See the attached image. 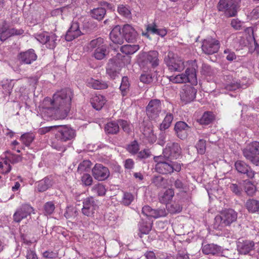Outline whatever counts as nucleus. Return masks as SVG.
Listing matches in <instances>:
<instances>
[{
    "label": "nucleus",
    "mask_w": 259,
    "mask_h": 259,
    "mask_svg": "<svg viewBox=\"0 0 259 259\" xmlns=\"http://www.w3.org/2000/svg\"><path fill=\"white\" fill-rule=\"evenodd\" d=\"M8 153L9 155L7 156L8 159L12 163H16L22 160V157L20 155Z\"/></svg>",
    "instance_id": "obj_63"
},
{
    "label": "nucleus",
    "mask_w": 259,
    "mask_h": 259,
    "mask_svg": "<svg viewBox=\"0 0 259 259\" xmlns=\"http://www.w3.org/2000/svg\"><path fill=\"white\" fill-rule=\"evenodd\" d=\"M154 160L156 162L155 166L156 171L162 175L171 174L174 171L179 172L183 165L182 163L176 161L163 160L161 156H154Z\"/></svg>",
    "instance_id": "obj_3"
},
{
    "label": "nucleus",
    "mask_w": 259,
    "mask_h": 259,
    "mask_svg": "<svg viewBox=\"0 0 259 259\" xmlns=\"http://www.w3.org/2000/svg\"><path fill=\"white\" fill-rule=\"evenodd\" d=\"M189 66L187 68L184 73H181L176 76L169 77L170 81L174 83H183L190 82L193 85L197 84L196 70L198 66L195 60L187 62Z\"/></svg>",
    "instance_id": "obj_2"
},
{
    "label": "nucleus",
    "mask_w": 259,
    "mask_h": 259,
    "mask_svg": "<svg viewBox=\"0 0 259 259\" xmlns=\"http://www.w3.org/2000/svg\"><path fill=\"white\" fill-rule=\"evenodd\" d=\"M119 126H120L123 131L127 134H129L131 131L130 124L127 121L122 119H119Z\"/></svg>",
    "instance_id": "obj_56"
},
{
    "label": "nucleus",
    "mask_w": 259,
    "mask_h": 259,
    "mask_svg": "<svg viewBox=\"0 0 259 259\" xmlns=\"http://www.w3.org/2000/svg\"><path fill=\"white\" fill-rule=\"evenodd\" d=\"M34 138L35 136L32 133H26L21 136L20 140L26 146H29L34 140Z\"/></svg>",
    "instance_id": "obj_41"
},
{
    "label": "nucleus",
    "mask_w": 259,
    "mask_h": 259,
    "mask_svg": "<svg viewBox=\"0 0 259 259\" xmlns=\"http://www.w3.org/2000/svg\"><path fill=\"white\" fill-rule=\"evenodd\" d=\"M201 73L205 75H211L212 73L211 67L206 64H203L201 68Z\"/></svg>",
    "instance_id": "obj_64"
},
{
    "label": "nucleus",
    "mask_w": 259,
    "mask_h": 259,
    "mask_svg": "<svg viewBox=\"0 0 259 259\" xmlns=\"http://www.w3.org/2000/svg\"><path fill=\"white\" fill-rule=\"evenodd\" d=\"M240 87L241 85L239 82L233 80L231 83L225 84L224 88L228 91H235Z\"/></svg>",
    "instance_id": "obj_55"
},
{
    "label": "nucleus",
    "mask_w": 259,
    "mask_h": 259,
    "mask_svg": "<svg viewBox=\"0 0 259 259\" xmlns=\"http://www.w3.org/2000/svg\"><path fill=\"white\" fill-rule=\"evenodd\" d=\"M73 93L70 89L56 92L52 98H45L39 108L40 114L46 120L63 119L70 111Z\"/></svg>",
    "instance_id": "obj_1"
},
{
    "label": "nucleus",
    "mask_w": 259,
    "mask_h": 259,
    "mask_svg": "<svg viewBox=\"0 0 259 259\" xmlns=\"http://www.w3.org/2000/svg\"><path fill=\"white\" fill-rule=\"evenodd\" d=\"M230 190L236 195L241 196L242 194V188L236 184H231L230 186Z\"/></svg>",
    "instance_id": "obj_62"
},
{
    "label": "nucleus",
    "mask_w": 259,
    "mask_h": 259,
    "mask_svg": "<svg viewBox=\"0 0 259 259\" xmlns=\"http://www.w3.org/2000/svg\"><path fill=\"white\" fill-rule=\"evenodd\" d=\"M52 186V180L46 177L39 181L37 186V189L40 192H44Z\"/></svg>",
    "instance_id": "obj_33"
},
{
    "label": "nucleus",
    "mask_w": 259,
    "mask_h": 259,
    "mask_svg": "<svg viewBox=\"0 0 259 259\" xmlns=\"http://www.w3.org/2000/svg\"><path fill=\"white\" fill-rule=\"evenodd\" d=\"M119 131L118 120L108 122L105 126V131L108 134H116Z\"/></svg>",
    "instance_id": "obj_30"
},
{
    "label": "nucleus",
    "mask_w": 259,
    "mask_h": 259,
    "mask_svg": "<svg viewBox=\"0 0 259 259\" xmlns=\"http://www.w3.org/2000/svg\"><path fill=\"white\" fill-rule=\"evenodd\" d=\"M8 30V25L6 21H3L0 23V40L4 41L6 40L5 38L7 36Z\"/></svg>",
    "instance_id": "obj_45"
},
{
    "label": "nucleus",
    "mask_w": 259,
    "mask_h": 259,
    "mask_svg": "<svg viewBox=\"0 0 259 259\" xmlns=\"http://www.w3.org/2000/svg\"><path fill=\"white\" fill-rule=\"evenodd\" d=\"M241 0H220L217 8L228 17H234L240 8Z\"/></svg>",
    "instance_id": "obj_5"
},
{
    "label": "nucleus",
    "mask_w": 259,
    "mask_h": 259,
    "mask_svg": "<svg viewBox=\"0 0 259 259\" xmlns=\"http://www.w3.org/2000/svg\"><path fill=\"white\" fill-rule=\"evenodd\" d=\"M104 39L101 37H98L91 41L90 46L92 48H99L100 47L104 46Z\"/></svg>",
    "instance_id": "obj_51"
},
{
    "label": "nucleus",
    "mask_w": 259,
    "mask_h": 259,
    "mask_svg": "<svg viewBox=\"0 0 259 259\" xmlns=\"http://www.w3.org/2000/svg\"><path fill=\"white\" fill-rule=\"evenodd\" d=\"M164 61L169 70L172 71L181 72L186 66L185 62L172 52H168L164 58Z\"/></svg>",
    "instance_id": "obj_6"
},
{
    "label": "nucleus",
    "mask_w": 259,
    "mask_h": 259,
    "mask_svg": "<svg viewBox=\"0 0 259 259\" xmlns=\"http://www.w3.org/2000/svg\"><path fill=\"white\" fill-rule=\"evenodd\" d=\"M87 85L95 90H103L107 89L108 87L106 82L102 80L95 79L91 78L87 80Z\"/></svg>",
    "instance_id": "obj_26"
},
{
    "label": "nucleus",
    "mask_w": 259,
    "mask_h": 259,
    "mask_svg": "<svg viewBox=\"0 0 259 259\" xmlns=\"http://www.w3.org/2000/svg\"><path fill=\"white\" fill-rule=\"evenodd\" d=\"M57 132L56 138L61 142L73 140L76 136L75 130L67 125H57Z\"/></svg>",
    "instance_id": "obj_9"
},
{
    "label": "nucleus",
    "mask_w": 259,
    "mask_h": 259,
    "mask_svg": "<svg viewBox=\"0 0 259 259\" xmlns=\"http://www.w3.org/2000/svg\"><path fill=\"white\" fill-rule=\"evenodd\" d=\"M123 36L121 33V28L119 25L114 27L110 33V39L115 44H122L123 43Z\"/></svg>",
    "instance_id": "obj_24"
},
{
    "label": "nucleus",
    "mask_w": 259,
    "mask_h": 259,
    "mask_svg": "<svg viewBox=\"0 0 259 259\" xmlns=\"http://www.w3.org/2000/svg\"><path fill=\"white\" fill-rule=\"evenodd\" d=\"M237 246L239 253L247 254L254 249V243L251 240H239L237 243Z\"/></svg>",
    "instance_id": "obj_20"
},
{
    "label": "nucleus",
    "mask_w": 259,
    "mask_h": 259,
    "mask_svg": "<svg viewBox=\"0 0 259 259\" xmlns=\"http://www.w3.org/2000/svg\"><path fill=\"white\" fill-rule=\"evenodd\" d=\"M166 208L172 213L179 212L182 209V207L180 204L176 203L170 205H166Z\"/></svg>",
    "instance_id": "obj_53"
},
{
    "label": "nucleus",
    "mask_w": 259,
    "mask_h": 259,
    "mask_svg": "<svg viewBox=\"0 0 259 259\" xmlns=\"http://www.w3.org/2000/svg\"><path fill=\"white\" fill-rule=\"evenodd\" d=\"M50 34L48 32H42L36 35V39L40 43L45 44L48 40V37Z\"/></svg>",
    "instance_id": "obj_61"
},
{
    "label": "nucleus",
    "mask_w": 259,
    "mask_h": 259,
    "mask_svg": "<svg viewBox=\"0 0 259 259\" xmlns=\"http://www.w3.org/2000/svg\"><path fill=\"white\" fill-rule=\"evenodd\" d=\"M57 36L55 34L51 33L48 37L47 42L45 43L47 48L50 49H53L57 45Z\"/></svg>",
    "instance_id": "obj_44"
},
{
    "label": "nucleus",
    "mask_w": 259,
    "mask_h": 259,
    "mask_svg": "<svg viewBox=\"0 0 259 259\" xmlns=\"http://www.w3.org/2000/svg\"><path fill=\"white\" fill-rule=\"evenodd\" d=\"M129 87L130 83L127 77H123L120 86V90L121 91V94L123 96H125L127 95V93L129 91Z\"/></svg>",
    "instance_id": "obj_43"
},
{
    "label": "nucleus",
    "mask_w": 259,
    "mask_h": 259,
    "mask_svg": "<svg viewBox=\"0 0 259 259\" xmlns=\"http://www.w3.org/2000/svg\"><path fill=\"white\" fill-rule=\"evenodd\" d=\"M92 175L96 180L102 181L108 179L110 171L108 167L102 164L97 163L92 169Z\"/></svg>",
    "instance_id": "obj_15"
},
{
    "label": "nucleus",
    "mask_w": 259,
    "mask_h": 259,
    "mask_svg": "<svg viewBox=\"0 0 259 259\" xmlns=\"http://www.w3.org/2000/svg\"><path fill=\"white\" fill-rule=\"evenodd\" d=\"M221 251L220 246L214 244H208L204 245L202 247V251L205 254H216Z\"/></svg>",
    "instance_id": "obj_27"
},
{
    "label": "nucleus",
    "mask_w": 259,
    "mask_h": 259,
    "mask_svg": "<svg viewBox=\"0 0 259 259\" xmlns=\"http://www.w3.org/2000/svg\"><path fill=\"white\" fill-rule=\"evenodd\" d=\"M144 62L155 67L159 64L158 53L156 51H150L144 56Z\"/></svg>",
    "instance_id": "obj_23"
},
{
    "label": "nucleus",
    "mask_w": 259,
    "mask_h": 259,
    "mask_svg": "<svg viewBox=\"0 0 259 259\" xmlns=\"http://www.w3.org/2000/svg\"><path fill=\"white\" fill-rule=\"evenodd\" d=\"M190 127L184 121L177 122L175 125V131L177 137L182 139H185L190 131Z\"/></svg>",
    "instance_id": "obj_18"
},
{
    "label": "nucleus",
    "mask_w": 259,
    "mask_h": 259,
    "mask_svg": "<svg viewBox=\"0 0 259 259\" xmlns=\"http://www.w3.org/2000/svg\"><path fill=\"white\" fill-rule=\"evenodd\" d=\"M106 13V11L105 8L99 7L91 10L90 14L92 18L98 20H101L104 17Z\"/></svg>",
    "instance_id": "obj_34"
},
{
    "label": "nucleus",
    "mask_w": 259,
    "mask_h": 259,
    "mask_svg": "<svg viewBox=\"0 0 259 259\" xmlns=\"http://www.w3.org/2000/svg\"><path fill=\"white\" fill-rule=\"evenodd\" d=\"M154 76L150 73H144L140 76V80L145 83H150L153 80Z\"/></svg>",
    "instance_id": "obj_58"
},
{
    "label": "nucleus",
    "mask_w": 259,
    "mask_h": 259,
    "mask_svg": "<svg viewBox=\"0 0 259 259\" xmlns=\"http://www.w3.org/2000/svg\"><path fill=\"white\" fill-rule=\"evenodd\" d=\"M196 148L197 152L200 154H203L206 150V141L203 139H200L196 144Z\"/></svg>",
    "instance_id": "obj_50"
},
{
    "label": "nucleus",
    "mask_w": 259,
    "mask_h": 259,
    "mask_svg": "<svg viewBox=\"0 0 259 259\" xmlns=\"http://www.w3.org/2000/svg\"><path fill=\"white\" fill-rule=\"evenodd\" d=\"M54 203L52 201L46 202L44 206L45 215H50L53 213L55 210Z\"/></svg>",
    "instance_id": "obj_47"
},
{
    "label": "nucleus",
    "mask_w": 259,
    "mask_h": 259,
    "mask_svg": "<svg viewBox=\"0 0 259 259\" xmlns=\"http://www.w3.org/2000/svg\"><path fill=\"white\" fill-rule=\"evenodd\" d=\"M243 187L245 192L249 196H253L256 191L255 186L249 181L244 182Z\"/></svg>",
    "instance_id": "obj_35"
},
{
    "label": "nucleus",
    "mask_w": 259,
    "mask_h": 259,
    "mask_svg": "<svg viewBox=\"0 0 259 259\" xmlns=\"http://www.w3.org/2000/svg\"><path fill=\"white\" fill-rule=\"evenodd\" d=\"M152 183L157 188H164L166 185V180L161 176H154L152 179Z\"/></svg>",
    "instance_id": "obj_38"
},
{
    "label": "nucleus",
    "mask_w": 259,
    "mask_h": 259,
    "mask_svg": "<svg viewBox=\"0 0 259 259\" xmlns=\"http://www.w3.org/2000/svg\"><path fill=\"white\" fill-rule=\"evenodd\" d=\"M142 213L147 217H153L158 218L163 217L166 215L167 213L164 208L154 209L149 206H145L142 208Z\"/></svg>",
    "instance_id": "obj_17"
},
{
    "label": "nucleus",
    "mask_w": 259,
    "mask_h": 259,
    "mask_svg": "<svg viewBox=\"0 0 259 259\" xmlns=\"http://www.w3.org/2000/svg\"><path fill=\"white\" fill-rule=\"evenodd\" d=\"M24 32V30L22 29H16L14 28H9L8 30V33L7 34V36L5 37V38H8L9 37L14 36V35H18L22 34Z\"/></svg>",
    "instance_id": "obj_52"
},
{
    "label": "nucleus",
    "mask_w": 259,
    "mask_h": 259,
    "mask_svg": "<svg viewBox=\"0 0 259 259\" xmlns=\"http://www.w3.org/2000/svg\"><path fill=\"white\" fill-rule=\"evenodd\" d=\"M93 181V178L90 174H84L81 177V182L86 186H91Z\"/></svg>",
    "instance_id": "obj_59"
},
{
    "label": "nucleus",
    "mask_w": 259,
    "mask_h": 259,
    "mask_svg": "<svg viewBox=\"0 0 259 259\" xmlns=\"http://www.w3.org/2000/svg\"><path fill=\"white\" fill-rule=\"evenodd\" d=\"M140 49L139 46L138 45H125L120 48V51L126 55L133 54Z\"/></svg>",
    "instance_id": "obj_36"
},
{
    "label": "nucleus",
    "mask_w": 259,
    "mask_h": 259,
    "mask_svg": "<svg viewBox=\"0 0 259 259\" xmlns=\"http://www.w3.org/2000/svg\"><path fill=\"white\" fill-rule=\"evenodd\" d=\"M118 13L125 18H130L131 17V11L128 8L121 5L118 7Z\"/></svg>",
    "instance_id": "obj_54"
},
{
    "label": "nucleus",
    "mask_w": 259,
    "mask_h": 259,
    "mask_svg": "<svg viewBox=\"0 0 259 259\" xmlns=\"http://www.w3.org/2000/svg\"><path fill=\"white\" fill-rule=\"evenodd\" d=\"M32 213H35L33 207L29 204H23L17 209L13 214V220L16 223H20Z\"/></svg>",
    "instance_id": "obj_11"
},
{
    "label": "nucleus",
    "mask_w": 259,
    "mask_h": 259,
    "mask_svg": "<svg viewBox=\"0 0 259 259\" xmlns=\"http://www.w3.org/2000/svg\"><path fill=\"white\" fill-rule=\"evenodd\" d=\"M235 166L238 172L246 174L247 177L250 179L254 178L255 172L244 161L241 160L237 161L235 163Z\"/></svg>",
    "instance_id": "obj_19"
},
{
    "label": "nucleus",
    "mask_w": 259,
    "mask_h": 259,
    "mask_svg": "<svg viewBox=\"0 0 259 259\" xmlns=\"http://www.w3.org/2000/svg\"><path fill=\"white\" fill-rule=\"evenodd\" d=\"M123 36L128 42H134L136 41L138 33L135 29L130 25L125 24L122 28Z\"/></svg>",
    "instance_id": "obj_21"
},
{
    "label": "nucleus",
    "mask_w": 259,
    "mask_h": 259,
    "mask_svg": "<svg viewBox=\"0 0 259 259\" xmlns=\"http://www.w3.org/2000/svg\"><path fill=\"white\" fill-rule=\"evenodd\" d=\"M106 102L105 97L101 95H94L90 99V103L92 107L97 110H101Z\"/></svg>",
    "instance_id": "obj_25"
},
{
    "label": "nucleus",
    "mask_w": 259,
    "mask_h": 259,
    "mask_svg": "<svg viewBox=\"0 0 259 259\" xmlns=\"http://www.w3.org/2000/svg\"><path fill=\"white\" fill-rule=\"evenodd\" d=\"M99 208L98 202L93 196H89L82 200L81 212L88 217H93Z\"/></svg>",
    "instance_id": "obj_7"
},
{
    "label": "nucleus",
    "mask_w": 259,
    "mask_h": 259,
    "mask_svg": "<svg viewBox=\"0 0 259 259\" xmlns=\"http://www.w3.org/2000/svg\"><path fill=\"white\" fill-rule=\"evenodd\" d=\"M107 54V46H102L96 48L94 53V57L97 60H102Z\"/></svg>",
    "instance_id": "obj_37"
},
{
    "label": "nucleus",
    "mask_w": 259,
    "mask_h": 259,
    "mask_svg": "<svg viewBox=\"0 0 259 259\" xmlns=\"http://www.w3.org/2000/svg\"><path fill=\"white\" fill-rule=\"evenodd\" d=\"M77 214L78 212L76 208L70 207L67 208L64 215L66 218H75L77 216Z\"/></svg>",
    "instance_id": "obj_57"
},
{
    "label": "nucleus",
    "mask_w": 259,
    "mask_h": 259,
    "mask_svg": "<svg viewBox=\"0 0 259 259\" xmlns=\"http://www.w3.org/2000/svg\"><path fill=\"white\" fill-rule=\"evenodd\" d=\"M79 24L77 22H73L66 32L65 39L67 41H71L81 34Z\"/></svg>",
    "instance_id": "obj_22"
},
{
    "label": "nucleus",
    "mask_w": 259,
    "mask_h": 259,
    "mask_svg": "<svg viewBox=\"0 0 259 259\" xmlns=\"http://www.w3.org/2000/svg\"><path fill=\"white\" fill-rule=\"evenodd\" d=\"M173 118L174 117L172 114H167L162 122L160 124L159 129L161 131H164L167 129L170 126Z\"/></svg>",
    "instance_id": "obj_40"
},
{
    "label": "nucleus",
    "mask_w": 259,
    "mask_h": 259,
    "mask_svg": "<svg viewBox=\"0 0 259 259\" xmlns=\"http://www.w3.org/2000/svg\"><path fill=\"white\" fill-rule=\"evenodd\" d=\"M245 207L250 212H259V201L254 199H249L246 201Z\"/></svg>",
    "instance_id": "obj_31"
},
{
    "label": "nucleus",
    "mask_w": 259,
    "mask_h": 259,
    "mask_svg": "<svg viewBox=\"0 0 259 259\" xmlns=\"http://www.w3.org/2000/svg\"><path fill=\"white\" fill-rule=\"evenodd\" d=\"M237 219V213L232 209L223 210L214 218L213 228L223 230L225 227L230 226Z\"/></svg>",
    "instance_id": "obj_4"
},
{
    "label": "nucleus",
    "mask_w": 259,
    "mask_h": 259,
    "mask_svg": "<svg viewBox=\"0 0 259 259\" xmlns=\"http://www.w3.org/2000/svg\"><path fill=\"white\" fill-rule=\"evenodd\" d=\"M255 142H253L243 150V155L246 160L259 167V157L257 155Z\"/></svg>",
    "instance_id": "obj_12"
},
{
    "label": "nucleus",
    "mask_w": 259,
    "mask_h": 259,
    "mask_svg": "<svg viewBox=\"0 0 259 259\" xmlns=\"http://www.w3.org/2000/svg\"><path fill=\"white\" fill-rule=\"evenodd\" d=\"M196 93L197 90L195 88L189 85H184L180 93L181 100L185 104L190 103L195 98Z\"/></svg>",
    "instance_id": "obj_14"
},
{
    "label": "nucleus",
    "mask_w": 259,
    "mask_h": 259,
    "mask_svg": "<svg viewBox=\"0 0 259 259\" xmlns=\"http://www.w3.org/2000/svg\"><path fill=\"white\" fill-rule=\"evenodd\" d=\"M151 228L152 226L149 223L144 222L140 223L139 226V237L142 238L143 234H148L151 231Z\"/></svg>",
    "instance_id": "obj_39"
},
{
    "label": "nucleus",
    "mask_w": 259,
    "mask_h": 259,
    "mask_svg": "<svg viewBox=\"0 0 259 259\" xmlns=\"http://www.w3.org/2000/svg\"><path fill=\"white\" fill-rule=\"evenodd\" d=\"M175 192L174 189L169 188L163 193L159 195V200L162 203L167 204L174 196Z\"/></svg>",
    "instance_id": "obj_29"
},
{
    "label": "nucleus",
    "mask_w": 259,
    "mask_h": 259,
    "mask_svg": "<svg viewBox=\"0 0 259 259\" xmlns=\"http://www.w3.org/2000/svg\"><path fill=\"white\" fill-rule=\"evenodd\" d=\"M220 48V41L211 37H207L202 41V51L206 55H210L217 53Z\"/></svg>",
    "instance_id": "obj_10"
},
{
    "label": "nucleus",
    "mask_w": 259,
    "mask_h": 259,
    "mask_svg": "<svg viewBox=\"0 0 259 259\" xmlns=\"http://www.w3.org/2000/svg\"><path fill=\"white\" fill-rule=\"evenodd\" d=\"M37 59V55L33 49L21 52L17 56V59L20 64H30Z\"/></svg>",
    "instance_id": "obj_16"
},
{
    "label": "nucleus",
    "mask_w": 259,
    "mask_h": 259,
    "mask_svg": "<svg viewBox=\"0 0 259 259\" xmlns=\"http://www.w3.org/2000/svg\"><path fill=\"white\" fill-rule=\"evenodd\" d=\"M134 199V195L128 192L124 193L122 199V203L124 205H129Z\"/></svg>",
    "instance_id": "obj_49"
},
{
    "label": "nucleus",
    "mask_w": 259,
    "mask_h": 259,
    "mask_svg": "<svg viewBox=\"0 0 259 259\" xmlns=\"http://www.w3.org/2000/svg\"><path fill=\"white\" fill-rule=\"evenodd\" d=\"M91 192L94 195L103 196L106 194V189L104 185L100 183H97L91 188Z\"/></svg>",
    "instance_id": "obj_32"
},
{
    "label": "nucleus",
    "mask_w": 259,
    "mask_h": 259,
    "mask_svg": "<svg viewBox=\"0 0 259 259\" xmlns=\"http://www.w3.org/2000/svg\"><path fill=\"white\" fill-rule=\"evenodd\" d=\"M24 253L27 259H38L35 251L33 248H26Z\"/></svg>",
    "instance_id": "obj_60"
},
{
    "label": "nucleus",
    "mask_w": 259,
    "mask_h": 259,
    "mask_svg": "<svg viewBox=\"0 0 259 259\" xmlns=\"http://www.w3.org/2000/svg\"><path fill=\"white\" fill-rule=\"evenodd\" d=\"M214 116L210 112H205L199 120L201 124L207 125L210 123L213 120Z\"/></svg>",
    "instance_id": "obj_42"
},
{
    "label": "nucleus",
    "mask_w": 259,
    "mask_h": 259,
    "mask_svg": "<svg viewBox=\"0 0 259 259\" xmlns=\"http://www.w3.org/2000/svg\"><path fill=\"white\" fill-rule=\"evenodd\" d=\"M127 150L132 154H137L139 150V145L137 141L135 140L130 144L127 147Z\"/></svg>",
    "instance_id": "obj_48"
},
{
    "label": "nucleus",
    "mask_w": 259,
    "mask_h": 259,
    "mask_svg": "<svg viewBox=\"0 0 259 259\" xmlns=\"http://www.w3.org/2000/svg\"><path fill=\"white\" fill-rule=\"evenodd\" d=\"M107 73L112 79H114L119 73V69L117 64L112 60H110L106 68Z\"/></svg>",
    "instance_id": "obj_28"
},
{
    "label": "nucleus",
    "mask_w": 259,
    "mask_h": 259,
    "mask_svg": "<svg viewBox=\"0 0 259 259\" xmlns=\"http://www.w3.org/2000/svg\"><path fill=\"white\" fill-rule=\"evenodd\" d=\"M91 164V162L89 160H83L82 162L80 163L78 166V172L81 173L82 172L88 171L90 169Z\"/></svg>",
    "instance_id": "obj_46"
},
{
    "label": "nucleus",
    "mask_w": 259,
    "mask_h": 259,
    "mask_svg": "<svg viewBox=\"0 0 259 259\" xmlns=\"http://www.w3.org/2000/svg\"><path fill=\"white\" fill-rule=\"evenodd\" d=\"M182 153L180 145L175 142L168 143L163 150V154L165 158L171 159H178Z\"/></svg>",
    "instance_id": "obj_13"
},
{
    "label": "nucleus",
    "mask_w": 259,
    "mask_h": 259,
    "mask_svg": "<svg viewBox=\"0 0 259 259\" xmlns=\"http://www.w3.org/2000/svg\"><path fill=\"white\" fill-rule=\"evenodd\" d=\"M146 114L152 120L156 121L159 117L162 111V105L158 99L151 100L146 107Z\"/></svg>",
    "instance_id": "obj_8"
}]
</instances>
